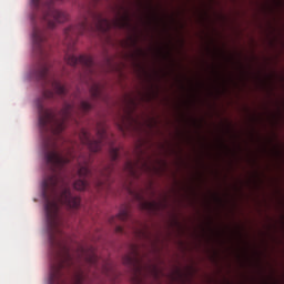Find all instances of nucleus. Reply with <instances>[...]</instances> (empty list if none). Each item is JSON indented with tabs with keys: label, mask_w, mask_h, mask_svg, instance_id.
I'll list each match as a JSON object with an SVG mask.
<instances>
[{
	"label": "nucleus",
	"mask_w": 284,
	"mask_h": 284,
	"mask_svg": "<svg viewBox=\"0 0 284 284\" xmlns=\"http://www.w3.org/2000/svg\"><path fill=\"white\" fill-rule=\"evenodd\" d=\"M79 110L84 113L90 112V110H92V104H90V102L88 101H81L79 105Z\"/></svg>",
	"instance_id": "ddd939ff"
},
{
	"label": "nucleus",
	"mask_w": 284,
	"mask_h": 284,
	"mask_svg": "<svg viewBox=\"0 0 284 284\" xmlns=\"http://www.w3.org/2000/svg\"><path fill=\"white\" fill-rule=\"evenodd\" d=\"M33 52L39 57L38 63L32 70V77L40 81L43 88V95L38 100L39 128L42 136L44 161L51 174L42 182V196L45 201L44 212L47 219V232L49 234L50 247L55 262L51 268H68L74 265V257L70 247L65 244L63 227H67L65 217L61 215V205L77 210L81 205V197L72 194L70 184L61 171L70 161H74V149L61 150L57 136L68 128V122L77 121V108L74 104L64 103L62 110L57 113L43 106V99L65 97L68 89L57 78L50 74V45H33Z\"/></svg>",
	"instance_id": "f257e3e1"
},
{
	"label": "nucleus",
	"mask_w": 284,
	"mask_h": 284,
	"mask_svg": "<svg viewBox=\"0 0 284 284\" xmlns=\"http://www.w3.org/2000/svg\"><path fill=\"white\" fill-rule=\"evenodd\" d=\"M155 272V276H159V271L156 268H154Z\"/></svg>",
	"instance_id": "f3484780"
},
{
	"label": "nucleus",
	"mask_w": 284,
	"mask_h": 284,
	"mask_svg": "<svg viewBox=\"0 0 284 284\" xmlns=\"http://www.w3.org/2000/svg\"><path fill=\"white\" fill-rule=\"evenodd\" d=\"M90 94L92 99H103V88L97 82H92L90 88Z\"/></svg>",
	"instance_id": "1a4fd4ad"
},
{
	"label": "nucleus",
	"mask_w": 284,
	"mask_h": 284,
	"mask_svg": "<svg viewBox=\"0 0 284 284\" xmlns=\"http://www.w3.org/2000/svg\"><path fill=\"white\" fill-rule=\"evenodd\" d=\"M79 139L83 145H87L90 152H99L103 145H108L112 163L118 161L120 153L119 148H114V140L108 136V130L105 126L98 128L97 139H93L90 132L82 129Z\"/></svg>",
	"instance_id": "7ed1b4c3"
},
{
	"label": "nucleus",
	"mask_w": 284,
	"mask_h": 284,
	"mask_svg": "<svg viewBox=\"0 0 284 284\" xmlns=\"http://www.w3.org/2000/svg\"><path fill=\"white\" fill-rule=\"evenodd\" d=\"M84 258L87 263H89V265H92L93 267H99V256H97L95 253H91L90 255H87Z\"/></svg>",
	"instance_id": "9b49d317"
},
{
	"label": "nucleus",
	"mask_w": 284,
	"mask_h": 284,
	"mask_svg": "<svg viewBox=\"0 0 284 284\" xmlns=\"http://www.w3.org/2000/svg\"><path fill=\"white\" fill-rule=\"evenodd\" d=\"M142 210L148 212H159L161 210V202L156 201H145L143 197H140Z\"/></svg>",
	"instance_id": "0eeeda50"
},
{
	"label": "nucleus",
	"mask_w": 284,
	"mask_h": 284,
	"mask_svg": "<svg viewBox=\"0 0 284 284\" xmlns=\"http://www.w3.org/2000/svg\"><path fill=\"white\" fill-rule=\"evenodd\" d=\"M121 132H123V134H125V128H128L125 124H120L119 125Z\"/></svg>",
	"instance_id": "dca6fc26"
},
{
	"label": "nucleus",
	"mask_w": 284,
	"mask_h": 284,
	"mask_svg": "<svg viewBox=\"0 0 284 284\" xmlns=\"http://www.w3.org/2000/svg\"><path fill=\"white\" fill-rule=\"evenodd\" d=\"M88 16H83L75 26H71L65 30L67 40H70L68 44V51L64 55V60L69 65H82L84 74L87 77H92L94 74V60L90 55H77L72 54L74 52V45L77 40L74 37H79V34H85L88 32H108L112 26L118 28L119 30H125L130 28V17L122 16L120 18H115L112 22L106 18H103L101 13L89 12Z\"/></svg>",
	"instance_id": "f03ea898"
},
{
	"label": "nucleus",
	"mask_w": 284,
	"mask_h": 284,
	"mask_svg": "<svg viewBox=\"0 0 284 284\" xmlns=\"http://www.w3.org/2000/svg\"><path fill=\"white\" fill-rule=\"evenodd\" d=\"M115 232L118 234H123L125 232V229H123V226H121V225H116L115 226Z\"/></svg>",
	"instance_id": "2eb2a0df"
},
{
	"label": "nucleus",
	"mask_w": 284,
	"mask_h": 284,
	"mask_svg": "<svg viewBox=\"0 0 284 284\" xmlns=\"http://www.w3.org/2000/svg\"><path fill=\"white\" fill-rule=\"evenodd\" d=\"M124 265L128 267H132L135 274V281L141 283V274H143V264L141 262V256L139 255V251L136 246H133L132 253L123 257Z\"/></svg>",
	"instance_id": "39448f33"
},
{
	"label": "nucleus",
	"mask_w": 284,
	"mask_h": 284,
	"mask_svg": "<svg viewBox=\"0 0 284 284\" xmlns=\"http://www.w3.org/2000/svg\"><path fill=\"white\" fill-rule=\"evenodd\" d=\"M78 163L80 165L78 170V174L80 179L73 183V187L74 190H79L80 192H83V190H88V187H90V179H92L93 174H92V170L90 169L89 159L83 160V163H82L81 158H79Z\"/></svg>",
	"instance_id": "20e7f679"
},
{
	"label": "nucleus",
	"mask_w": 284,
	"mask_h": 284,
	"mask_svg": "<svg viewBox=\"0 0 284 284\" xmlns=\"http://www.w3.org/2000/svg\"><path fill=\"white\" fill-rule=\"evenodd\" d=\"M111 174L112 168L110 166L99 172V174L93 180V185L97 187V190H108V187H110Z\"/></svg>",
	"instance_id": "423d86ee"
},
{
	"label": "nucleus",
	"mask_w": 284,
	"mask_h": 284,
	"mask_svg": "<svg viewBox=\"0 0 284 284\" xmlns=\"http://www.w3.org/2000/svg\"><path fill=\"white\" fill-rule=\"evenodd\" d=\"M124 170L130 174V176H136V163L131 160L125 162Z\"/></svg>",
	"instance_id": "9d476101"
},
{
	"label": "nucleus",
	"mask_w": 284,
	"mask_h": 284,
	"mask_svg": "<svg viewBox=\"0 0 284 284\" xmlns=\"http://www.w3.org/2000/svg\"><path fill=\"white\" fill-rule=\"evenodd\" d=\"M82 254H85V250L81 248Z\"/></svg>",
	"instance_id": "a211bd4d"
},
{
	"label": "nucleus",
	"mask_w": 284,
	"mask_h": 284,
	"mask_svg": "<svg viewBox=\"0 0 284 284\" xmlns=\"http://www.w3.org/2000/svg\"><path fill=\"white\" fill-rule=\"evenodd\" d=\"M130 219V207L124 206L115 217L110 219L111 225H114L118 221H128Z\"/></svg>",
	"instance_id": "6e6552de"
},
{
	"label": "nucleus",
	"mask_w": 284,
	"mask_h": 284,
	"mask_svg": "<svg viewBox=\"0 0 284 284\" xmlns=\"http://www.w3.org/2000/svg\"><path fill=\"white\" fill-rule=\"evenodd\" d=\"M112 270V266H110V264L105 263L103 268H102V272L103 274H105L106 276H110V272Z\"/></svg>",
	"instance_id": "4468645a"
},
{
	"label": "nucleus",
	"mask_w": 284,
	"mask_h": 284,
	"mask_svg": "<svg viewBox=\"0 0 284 284\" xmlns=\"http://www.w3.org/2000/svg\"><path fill=\"white\" fill-rule=\"evenodd\" d=\"M133 232L138 239H150V232L145 227L134 229Z\"/></svg>",
	"instance_id": "f8f14e48"
}]
</instances>
